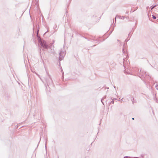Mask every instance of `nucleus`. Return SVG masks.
Wrapping results in <instances>:
<instances>
[{
  "instance_id": "1",
  "label": "nucleus",
  "mask_w": 158,
  "mask_h": 158,
  "mask_svg": "<svg viewBox=\"0 0 158 158\" xmlns=\"http://www.w3.org/2000/svg\"><path fill=\"white\" fill-rule=\"evenodd\" d=\"M153 18L154 19H156V17L154 15H152Z\"/></svg>"
},
{
  "instance_id": "2",
  "label": "nucleus",
  "mask_w": 158,
  "mask_h": 158,
  "mask_svg": "<svg viewBox=\"0 0 158 158\" xmlns=\"http://www.w3.org/2000/svg\"><path fill=\"white\" fill-rule=\"evenodd\" d=\"M155 7V6H153V7L151 9V10H152L153 8H154Z\"/></svg>"
}]
</instances>
